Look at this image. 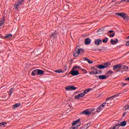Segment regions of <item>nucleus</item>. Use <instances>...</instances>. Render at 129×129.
I'll return each instance as SVG.
<instances>
[{"mask_svg": "<svg viewBox=\"0 0 129 129\" xmlns=\"http://www.w3.org/2000/svg\"><path fill=\"white\" fill-rule=\"evenodd\" d=\"M94 111H95V109L91 108V109H89L88 110L83 111V112H82L81 113L82 114H85V115H89V114H95V112H94Z\"/></svg>", "mask_w": 129, "mask_h": 129, "instance_id": "obj_1", "label": "nucleus"}, {"mask_svg": "<svg viewBox=\"0 0 129 129\" xmlns=\"http://www.w3.org/2000/svg\"><path fill=\"white\" fill-rule=\"evenodd\" d=\"M84 53V49L82 48H79L75 50L73 52L75 57H78L80 54H83Z\"/></svg>", "mask_w": 129, "mask_h": 129, "instance_id": "obj_2", "label": "nucleus"}, {"mask_svg": "<svg viewBox=\"0 0 129 129\" xmlns=\"http://www.w3.org/2000/svg\"><path fill=\"white\" fill-rule=\"evenodd\" d=\"M116 15L117 16H119V17H120L122 19H123V20H125V21H128L129 17L127 16V14L123 13H116Z\"/></svg>", "mask_w": 129, "mask_h": 129, "instance_id": "obj_3", "label": "nucleus"}, {"mask_svg": "<svg viewBox=\"0 0 129 129\" xmlns=\"http://www.w3.org/2000/svg\"><path fill=\"white\" fill-rule=\"evenodd\" d=\"M24 2H25V0H18L14 5L15 10H19L20 6L23 5Z\"/></svg>", "mask_w": 129, "mask_h": 129, "instance_id": "obj_4", "label": "nucleus"}, {"mask_svg": "<svg viewBox=\"0 0 129 129\" xmlns=\"http://www.w3.org/2000/svg\"><path fill=\"white\" fill-rule=\"evenodd\" d=\"M116 96H118V95H115L111 97L107 98L106 99V102H104V103H106V104H107V106H109V104H111V102L112 101V98H113V97H116Z\"/></svg>", "mask_w": 129, "mask_h": 129, "instance_id": "obj_5", "label": "nucleus"}, {"mask_svg": "<svg viewBox=\"0 0 129 129\" xmlns=\"http://www.w3.org/2000/svg\"><path fill=\"white\" fill-rule=\"evenodd\" d=\"M106 105V103H103L99 107H97L96 109V111L97 112H100L101 110H103L104 107Z\"/></svg>", "mask_w": 129, "mask_h": 129, "instance_id": "obj_6", "label": "nucleus"}, {"mask_svg": "<svg viewBox=\"0 0 129 129\" xmlns=\"http://www.w3.org/2000/svg\"><path fill=\"white\" fill-rule=\"evenodd\" d=\"M77 89V88L74 87V86L72 85V86H68L66 87V90L67 91H72V90H76Z\"/></svg>", "mask_w": 129, "mask_h": 129, "instance_id": "obj_7", "label": "nucleus"}, {"mask_svg": "<svg viewBox=\"0 0 129 129\" xmlns=\"http://www.w3.org/2000/svg\"><path fill=\"white\" fill-rule=\"evenodd\" d=\"M71 74L73 75V76H76L79 74V72L73 68L71 71Z\"/></svg>", "mask_w": 129, "mask_h": 129, "instance_id": "obj_8", "label": "nucleus"}, {"mask_svg": "<svg viewBox=\"0 0 129 129\" xmlns=\"http://www.w3.org/2000/svg\"><path fill=\"white\" fill-rule=\"evenodd\" d=\"M108 66H109V63L106 62L104 64V65H102V64L99 65L98 67V68H99V69H104V68H107V67Z\"/></svg>", "mask_w": 129, "mask_h": 129, "instance_id": "obj_9", "label": "nucleus"}, {"mask_svg": "<svg viewBox=\"0 0 129 129\" xmlns=\"http://www.w3.org/2000/svg\"><path fill=\"white\" fill-rule=\"evenodd\" d=\"M73 125L76 126V127L78 128V127L80 126V119H79L76 121H74L73 123Z\"/></svg>", "mask_w": 129, "mask_h": 129, "instance_id": "obj_10", "label": "nucleus"}, {"mask_svg": "<svg viewBox=\"0 0 129 129\" xmlns=\"http://www.w3.org/2000/svg\"><path fill=\"white\" fill-rule=\"evenodd\" d=\"M85 96V94L83 93H81L77 96H75V98L76 99H79L80 98H82V97H84Z\"/></svg>", "mask_w": 129, "mask_h": 129, "instance_id": "obj_11", "label": "nucleus"}, {"mask_svg": "<svg viewBox=\"0 0 129 129\" xmlns=\"http://www.w3.org/2000/svg\"><path fill=\"white\" fill-rule=\"evenodd\" d=\"M101 43H102V40L100 39H96L95 40V45H96V46H99Z\"/></svg>", "mask_w": 129, "mask_h": 129, "instance_id": "obj_12", "label": "nucleus"}, {"mask_svg": "<svg viewBox=\"0 0 129 129\" xmlns=\"http://www.w3.org/2000/svg\"><path fill=\"white\" fill-rule=\"evenodd\" d=\"M121 67H122L121 64H116L113 66V70H115L116 69H119L120 68H121Z\"/></svg>", "mask_w": 129, "mask_h": 129, "instance_id": "obj_13", "label": "nucleus"}, {"mask_svg": "<svg viewBox=\"0 0 129 129\" xmlns=\"http://www.w3.org/2000/svg\"><path fill=\"white\" fill-rule=\"evenodd\" d=\"M117 42H118V39H117V38L115 39V40H114L113 39H111L110 40V42L112 45H115V44H116Z\"/></svg>", "mask_w": 129, "mask_h": 129, "instance_id": "obj_14", "label": "nucleus"}, {"mask_svg": "<svg viewBox=\"0 0 129 129\" xmlns=\"http://www.w3.org/2000/svg\"><path fill=\"white\" fill-rule=\"evenodd\" d=\"M89 73L90 75H92V74H94V75L98 74V71H97V69H95V71H91Z\"/></svg>", "mask_w": 129, "mask_h": 129, "instance_id": "obj_15", "label": "nucleus"}, {"mask_svg": "<svg viewBox=\"0 0 129 129\" xmlns=\"http://www.w3.org/2000/svg\"><path fill=\"white\" fill-rule=\"evenodd\" d=\"M125 125H126V122L123 121L121 122L120 124L116 125V126H125Z\"/></svg>", "mask_w": 129, "mask_h": 129, "instance_id": "obj_16", "label": "nucleus"}, {"mask_svg": "<svg viewBox=\"0 0 129 129\" xmlns=\"http://www.w3.org/2000/svg\"><path fill=\"white\" fill-rule=\"evenodd\" d=\"M91 42V39L89 38H87L85 40V45H89V44H90Z\"/></svg>", "mask_w": 129, "mask_h": 129, "instance_id": "obj_17", "label": "nucleus"}, {"mask_svg": "<svg viewBox=\"0 0 129 129\" xmlns=\"http://www.w3.org/2000/svg\"><path fill=\"white\" fill-rule=\"evenodd\" d=\"M113 72L111 71H108L106 74V77H109L111 75V74H113Z\"/></svg>", "mask_w": 129, "mask_h": 129, "instance_id": "obj_18", "label": "nucleus"}, {"mask_svg": "<svg viewBox=\"0 0 129 129\" xmlns=\"http://www.w3.org/2000/svg\"><path fill=\"white\" fill-rule=\"evenodd\" d=\"M21 106V103H16L13 105V108L16 109V108H18V107H20Z\"/></svg>", "mask_w": 129, "mask_h": 129, "instance_id": "obj_19", "label": "nucleus"}, {"mask_svg": "<svg viewBox=\"0 0 129 129\" xmlns=\"http://www.w3.org/2000/svg\"><path fill=\"white\" fill-rule=\"evenodd\" d=\"M83 60H84V61H87V62H88V63H89V64H91V63H93V61L90 60V59H89L86 57H84Z\"/></svg>", "mask_w": 129, "mask_h": 129, "instance_id": "obj_20", "label": "nucleus"}, {"mask_svg": "<svg viewBox=\"0 0 129 129\" xmlns=\"http://www.w3.org/2000/svg\"><path fill=\"white\" fill-rule=\"evenodd\" d=\"M51 39H53V40H55V39H57V34L56 33H52L51 35L50 36Z\"/></svg>", "mask_w": 129, "mask_h": 129, "instance_id": "obj_21", "label": "nucleus"}, {"mask_svg": "<svg viewBox=\"0 0 129 129\" xmlns=\"http://www.w3.org/2000/svg\"><path fill=\"white\" fill-rule=\"evenodd\" d=\"M31 75L32 76H35V75H38V70H35L32 72Z\"/></svg>", "mask_w": 129, "mask_h": 129, "instance_id": "obj_22", "label": "nucleus"}, {"mask_svg": "<svg viewBox=\"0 0 129 129\" xmlns=\"http://www.w3.org/2000/svg\"><path fill=\"white\" fill-rule=\"evenodd\" d=\"M42 74H44V71L42 70H37V75H42Z\"/></svg>", "mask_w": 129, "mask_h": 129, "instance_id": "obj_23", "label": "nucleus"}, {"mask_svg": "<svg viewBox=\"0 0 129 129\" xmlns=\"http://www.w3.org/2000/svg\"><path fill=\"white\" fill-rule=\"evenodd\" d=\"M90 124H91V122H89V123L84 125V129H87L89 126H90Z\"/></svg>", "mask_w": 129, "mask_h": 129, "instance_id": "obj_24", "label": "nucleus"}, {"mask_svg": "<svg viewBox=\"0 0 129 129\" xmlns=\"http://www.w3.org/2000/svg\"><path fill=\"white\" fill-rule=\"evenodd\" d=\"M106 78V75H100L99 76V79H105Z\"/></svg>", "mask_w": 129, "mask_h": 129, "instance_id": "obj_25", "label": "nucleus"}, {"mask_svg": "<svg viewBox=\"0 0 129 129\" xmlns=\"http://www.w3.org/2000/svg\"><path fill=\"white\" fill-rule=\"evenodd\" d=\"M5 24V18H3L2 20H1L0 21V27H2L3 25Z\"/></svg>", "mask_w": 129, "mask_h": 129, "instance_id": "obj_26", "label": "nucleus"}, {"mask_svg": "<svg viewBox=\"0 0 129 129\" xmlns=\"http://www.w3.org/2000/svg\"><path fill=\"white\" fill-rule=\"evenodd\" d=\"M98 35H101V34L103 33V31H102V29H99L97 31Z\"/></svg>", "mask_w": 129, "mask_h": 129, "instance_id": "obj_27", "label": "nucleus"}, {"mask_svg": "<svg viewBox=\"0 0 129 129\" xmlns=\"http://www.w3.org/2000/svg\"><path fill=\"white\" fill-rule=\"evenodd\" d=\"M123 110H127L129 109V105H126L123 107Z\"/></svg>", "mask_w": 129, "mask_h": 129, "instance_id": "obj_28", "label": "nucleus"}, {"mask_svg": "<svg viewBox=\"0 0 129 129\" xmlns=\"http://www.w3.org/2000/svg\"><path fill=\"white\" fill-rule=\"evenodd\" d=\"M6 124H7V123L2 122L0 123V126H2V127H5L6 126Z\"/></svg>", "mask_w": 129, "mask_h": 129, "instance_id": "obj_29", "label": "nucleus"}, {"mask_svg": "<svg viewBox=\"0 0 129 129\" xmlns=\"http://www.w3.org/2000/svg\"><path fill=\"white\" fill-rule=\"evenodd\" d=\"M122 69L124 70V71H127V70L128 69V67L123 66L122 67Z\"/></svg>", "mask_w": 129, "mask_h": 129, "instance_id": "obj_30", "label": "nucleus"}, {"mask_svg": "<svg viewBox=\"0 0 129 129\" xmlns=\"http://www.w3.org/2000/svg\"><path fill=\"white\" fill-rule=\"evenodd\" d=\"M108 40V38L106 37L105 39H103L102 42L103 43H105V44H106L107 43V41Z\"/></svg>", "mask_w": 129, "mask_h": 129, "instance_id": "obj_31", "label": "nucleus"}, {"mask_svg": "<svg viewBox=\"0 0 129 129\" xmlns=\"http://www.w3.org/2000/svg\"><path fill=\"white\" fill-rule=\"evenodd\" d=\"M14 92V89L12 88L9 91V94L11 96V95H12V94H13V92Z\"/></svg>", "mask_w": 129, "mask_h": 129, "instance_id": "obj_32", "label": "nucleus"}, {"mask_svg": "<svg viewBox=\"0 0 129 129\" xmlns=\"http://www.w3.org/2000/svg\"><path fill=\"white\" fill-rule=\"evenodd\" d=\"M11 37H13V35L8 34L5 36V38H11Z\"/></svg>", "mask_w": 129, "mask_h": 129, "instance_id": "obj_33", "label": "nucleus"}, {"mask_svg": "<svg viewBox=\"0 0 129 129\" xmlns=\"http://www.w3.org/2000/svg\"><path fill=\"white\" fill-rule=\"evenodd\" d=\"M55 72H56V73H61L62 72V70H57L55 71Z\"/></svg>", "mask_w": 129, "mask_h": 129, "instance_id": "obj_34", "label": "nucleus"}, {"mask_svg": "<svg viewBox=\"0 0 129 129\" xmlns=\"http://www.w3.org/2000/svg\"><path fill=\"white\" fill-rule=\"evenodd\" d=\"M121 85L122 87H123L124 86L127 85V83H121Z\"/></svg>", "mask_w": 129, "mask_h": 129, "instance_id": "obj_35", "label": "nucleus"}, {"mask_svg": "<svg viewBox=\"0 0 129 129\" xmlns=\"http://www.w3.org/2000/svg\"><path fill=\"white\" fill-rule=\"evenodd\" d=\"M73 69H81L80 67L79 66L74 67Z\"/></svg>", "mask_w": 129, "mask_h": 129, "instance_id": "obj_36", "label": "nucleus"}, {"mask_svg": "<svg viewBox=\"0 0 129 129\" xmlns=\"http://www.w3.org/2000/svg\"><path fill=\"white\" fill-rule=\"evenodd\" d=\"M115 35V33H113L111 35H109V37H110V38H113V37H114Z\"/></svg>", "mask_w": 129, "mask_h": 129, "instance_id": "obj_37", "label": "nucleus"}, {"mask_svg": "<svg viewBox=\"0 0 129 129\" xmlns=\"http://www.w3.org/2000/svg\"><path fill=\"white\" fill-rule=\"evenodd\" d=\"M87 91V92H89V91H90V90H92V89L91 88V89H87L86 90Z\"/></svg>", "mask_w": 129, "mask_h": 129, "instance_id": "obj_38", "label": "nucleus"}, {"mask_svg": "<svg viewBox=\"0 0 129 129\" xmlns=\"http://www.w3.org/2000/svg\"><path fill=\"white\" fill-rule=\"evenodd\" d=\"M87 92H88L86 90H85L84 91V93H84V94L85 95V94H87Z\"/></svg>", "mask_w": 129, "mask_h": 129, "instance_id": "obj_39", "label": "nucleus"}, {"mask_svg": "<svg viewBox=\"0 0 129 129\" xmlns=\"http://www.w3.org/2000/svg\"><path fill=\"white\" fill-rule=\"evenodd\" d=\"M126 46H129V41L126 42Z\"/></svg>", "mask_w": 129, "mask_h": 129, "instance_id": "obj_40", "label": "nucleus"}, {"mask_svg": "<svg viewBox=\"0 0 129 129\" xmlns=\"http://www.w3.org/2000/svg\"><path fill=\"white\" fill-rule=\"evenodd\" d=\"M81 70H82V71H83L84 72H85V71H86V70L85 69H81Z\"/></svg>", "mask_w": 129, "mask_h": 129, "instance_id": "obj_41", "label": "nucleus"}, {"mask_svg": "<svg viewBox=\"0 0 129 129\" xmlns=\"http://www.w3.org/2000/svg\"><path fill=\"white\" fill-rule=\"evenodd\" d=\"M108 33H113V31L112 30L109 31Z\"/></svg>", "mask_w": 129, "mask_h": 129, "instance_id": "obj_42", "label": "nucleus"}, {"mask_svg": "<svg viewBox=\"0 0 129 129\" xmlns=\"http://www.w3.org/2000/svg\"><path fill=\"white\" fill-rule=\"evenodd\" d=\"M110 129H115V126H114L113 127L110 128Z\"/></svg>", "mask_w": 129, "mask_h": 129, "instance_id": "obj_43", "label": "nucleus"}, {"mask_svg": "<svg viewBox=\"0 0 129 129\" xmlns=\"http://www.w3.org/2000/svg\"><path fill=\"white\" fill-rule=\"evenodd\" d=\"M126 0H122V2H125Z\"/></svg>", "mask_w": 129, "mask_h": 129, "instance_id": "obj_44", "label": "nucleus"}, {"mask_svg": "<svg viewBox=\"0 0 129 129\" xmlns=\"http://www.w3.org/2000/svg\"><path fill=\"white\" fill-rule=\"evenodd\" d=\"M127 3H129V0H126Z\"/></svg>", "mask_w": 129, "mask_h": 129, "instance_id": "obj_45", "label": "nucleus"}, {"mask_svg": "<svg viewBox=\"0 0 129 129\" xmlns=\"http://www.w3.org/2000/svg\"><path fill=\"white\" fill-rule=\"evenodd\" d=\"M113 2H116V0H113Z\"/></svg>", "mask_w": 129, "mask_h": 129, "instance_id": "obj_46", "label": "nucleus"}, {"mask_svg": "<svg viewBox=\"0 0 129 129\" xmlns=\"http://www.w3.org/2000/svg\"><path fill=\"white\" fill-rule=\"evenodd\" d=\"M127 39H129V36L127 37Z\"/></svg>", "mask_w": 129, "mask_h": 129, "instance_id": "obj_47", "label": "nucleus"}]
</instances>
